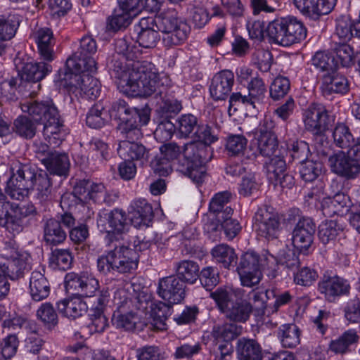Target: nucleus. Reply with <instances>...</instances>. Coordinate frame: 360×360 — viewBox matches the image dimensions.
<instances>
[{
    "label": "nucleus",
    "instance_id": "1",
    "mask_svg": "<svg viewBox=\"0 0 360 360\" xmlns=\"http://www.w3.org/2000/svg\"><path fill=\"white\" fill-rule=\"evenodd\" d=\"M126 52L122 58L115 57L110 68L120 91L129 96L166 94L172 84L169 76L160 73L150 62L135 60L141 54L136 46L128 44Z\"/></svg>",
    "mask_w": 360,
    "mask_h": 360
},
{
    "label": "nucleus",
    "instance_id": "2",
    "mask_svg": "<svg viewBox=\"0 0 360 360\" xmlns=\"http://www.w3.org/2000/svg\"><path fill=\"white\" fill-rule=\"evenodd\" d=\"M137 30H158L164 35L162 41L166 46H177L183 43L190 32L189 26L175 15H158L142 18Z\"/></svg>",
    "mask_w": 360,
    "mask_h": 360
},
{
    "label": "nucleus",
    "instance_id": "3",
    "mask_svg": "<svg viewBox=\"0 0 360 360\" xmlns=\"http://www.w3.org/2000/svg\"><path fill=\"white\" fill-rule=\"evenodd\" d=\"M21 109L27 112L36 122L44 124L43 134L50 146H58L60 140L58 136L63 127L58 110L51 99L41 102L25 101L21 103Z\"/></svg>",
    "mask_w": 360,
    "mask_h": 360
},
{
    "label": "nucleus",
    "instance_id": "4",
    "mask_svg": "<svg viewBox=\"0 0 360 360\" xmlns=\"http://www.w3.org/2000/svg\"><path fill=\"white\" fill-rule=\"evenodd\" d=\"M181 153L184 158L179 170L194 183H202L206 176L205 164L212 158L211 147L202 142L191 141L184 146Z\"/></svg>",
    "mask_w": 360,
    "mask_h": 360
},
{
    "label": "nucleus",
    "instance_id": "5",
    "mask_svg": "<svg viewBox=\"0 0 360 360\" xmlns=\"http://www.w3.org/2000/svg\"><path fill=\"white\" fill-rule=\"evenodd\" d=\"M114 302L117 307V311L112 316V324L117 328L128 331L133 330L139 320L137 311H144L148 304L145 296L141 297L139 295L128 297L124 289L115 292Z\"/></svg>",
    "mask_w": 360,
    "mask_h": 360
},
{
    "label": "nucleus",
    "instance_id": "6",
    "mask_svg": "<svg viewBox=\"0 0 360 360\" xmlns=\"http://www.w3.org/2000/svg\"><path fill=\"white\" fill-rule=\"evenodd\" d=\"M138 257L134 249L121 245L118 241L114 244L113 249L98 257L97 267L103 274L110 271L120 274L131 273L137 268Z\"/></svg>",
    "mask_w": 360,
    "mask_h": 360
},
{
    "label": "nucleus",
    "instance_id": "7",
    "mask_svg": "<svg viewBox=\"0 0 360 360\" xmlns=\"http://www.w3.org/2000/svg\"><path fill=\"white\" fill-rule=\"evenodd\" d=\"M266 32L271 41L283 46L299 43L307 36L303 23L293 16L274 20L269 23Z\"/></svg>",
    "mask_w": 360,
    "mask_h": 360
},
{
    "label": "nucleus",
    "instance_id": "8",
    "mask_svg": "<svg viewBox=\"0 0 360 360\" xmlns=\"http://www.w3.org/2000/svg\"><path fill=\"white\" fill-rule=\"evenodd\" d=\"M52 67L47 63L39 62L27 63L23 68V73L20 78H11L4 80L0 84V97L6 101H12L16 98L15 92L23 80H25V86H31L32 82L37 84L45 76L51 72Z\"/></svg>",
    "mask_w": 360,
    "mask_h": 360
},
{
    "label": "nucleus",
    "instance_id": "9",
    "mask_svg": "<svg viewBox=\"0 0 360 360\" xmlns=\"http://www.w3.org/2000/svg\"><path fill=\"white\" fill-rule=\"evenodd\" d=\"M272 256L259 255L255 252L243 254L236 269L242 285L248 288L257 285L262 279V269L270 268L269 263H272Z\"/></svg>",
    "mask_w": 360,
    "mask_h": 360
},
{
    "label": "nucleus",
    "instance_id": "10",
    "mask_svg": "<svg viewBox=\"0 0 360 360\" xmlns=\"http://www.w3.org/2000/svg\"><path fill=\"white\" fill-rule=\"evenodd\" d=\"M0 269L11 279H18L30 269V255L19 250L15 241L6 242L0 256Z\"/></svg>",
    "mask_w": 360,
    "mask_h": 360
},
{
    "label": "nucleus",
    "instance_id": "11",
    "mask_svg": "<svg viewBox=\"0 0 360 360\" xmlns=\"http://www.w3.org/2000/svg\"><path fill=\"white\" fill-rule=\"evenodd\" d=\"M12 170L13 174L7 181L6 192L13 199L20 200L28 195L39 171L30 165H21L17 167L15 172L14 169Z\"/></svg>",
    "mask_w": 360,
    "mask_h": 360
},
{
    "label": "nucleus",
    "instance_id": "12",
    "mask_svg": "<svg viewBox=\"0 0 360 360\" xmlns=\"http://www.w3.org/2000/svg\"><path fill=\"white\" fill-rule=\"evenodd\" d=\"M97 51V44L91 36H84L79 42V47L72 56L69 57L65 63L67 70L81 72L89 71L96 72V63L92 57Z\"/></svg>",
    "mask_w": 360,
    "mask_h": 360
},
{
    "label": "nucleus",
    "instance_id": "13",
    "mask_svg": "<svg viewBox=\"0 0 360 360\" xmlns=\"http://www.w3.org/2000/svg\"><path fill=\"white\" fill-rule=\"evenodd\" d=\"M97 226L101 232L107 233L109 240L118 242L122 235L127 233L130 227L126 212L122 210L114 209L110 212L102 211L98 213Z\"/></svg>",
    "mask_w": 360,
    "mask_h": 360
},
{
    "label": "nucleus",
    "instance_id": "14",
    "mask_svg": "<svg viewBox=\"0 0 360 360\" xmlns=\"http://www.w3.org/2000/svg\"><path fill=\"white\" fill-rule=\"evenodd\" d=\"M87 70L71 71L65 68V70L59 71V78L64 82V85L79 89L86 98L94 99L100 93L101 84Z\"/></svg>",
    "mask_w": 360,
    "mask_h": 360
},
{
    "label": "nucleus",
    "instance_id": "15",
    "mask_svg": "<svg viewBox=\"0 0 360 360\" xmlns=\"http://www.w3.org/2000/svg\"><path fill=\"white\" fill-rule=\"evenodd\" d=\"M254 227L259 236L268 240L278 238L282 230L278 214L267 205L259 207L256 212Z\"/></svg>",
    "mask_w": 360,
    "mask_h": 360
},
{
    "label": "nucleus",
    "instance_id": "16",
    "mask_svg": "<svg viewBox=\"0 0 360 360\" xmlns=\"http://www.w3.org/2000/svg\"><path fill=\"white\" fill-rule=\"evenodd\" d=\"M305 129L322 140L323 134L334 123V117L329 115L326 107L321 103H313L303 115Z\"/></svg>",
    "mask_w": 360,
    "mask_h": 360
},
{
    "label": "nucleus",
    "instance_id": "17",
    "mask_svg": "<svg viewBox=\"0 0 360 360\" xmlns=\"http://www.w3.org/2000/svg\"><path fill=\"white\" fill-rule=\"evenodd\" d=\"M328 164L333 173L347 180L355 179L360 174V162L342 151L331 155Z\"/></svg>",
    "mask_w": 360,
    "mask_h": 360
},
{
    "label": "nucleus",
    "instance_id": "18",
    "mask_svg": "<svg viewBox=\"0 0 360 360\" xmlns=\"http://www.w3.org/2000/svg\"><path fill=\"white\" fill-rule=\"evenodd\" d=\"M99 288L98 281L91 274L69 273L65 276V288L72 294L91 297Z\"/></svg>",
    "mask_w": 360,
    "mask_h": 360
},
{
    "label": "nucleus",
    "instance_id": "19",
    "mask_svg": "<svg viewBox=\"0 0 360 360\" xmlns=\"http://www.w3.org/2000/svg\"><path fill=\"white\" fill-rule=\"evenodd\" d=\"M157 292L165 302L170 304H176L184 300L186 285L176 276H166L159 280Z\"/></svg>",
    "mask_w": 360,
    "mask_h": 360
},
{
    "label": "nucleus",
    "instance_id": "20",
    "mask_svg": "<svg viewBox=\"0 0 360 360\" xmlns=\"http://www.w3.org/2000/svg\"><path fill=\"white\" fill-rule=\"evenodd\" d=\"M316 225L311 219H300L292 231V245L305 254L313 243Z\"/></svg>",
    "mask_w": 360,
    "mask_h": 360
},
{
    "label": "nucleus",
    "instance_id": "21",
    "mask_svg": "<svg viewBox=\"0 0 360 360\" xmlns=\"http://www.w3.org/2000/svg\"><path fill=\"white\" fill-rule=\"evenodd\" d=\"M111 115L118 119L120 122H129L134 120H139L142 125L148 124L150 120V109L144 108L138 109L131 108L123 100H119L114 103L111 108Z\"/></svg>",
    "mask_w": 360,
    "mask_h": 360
},
{
    "label": "nucleus",
    "instance_id": "22",
    "mask_svg": "<svg viewBox=\"0 0 360 360\" xmlns=\"http://www.w3.org/2000/svg\"><path fill=\"white\" fill-rule=\"evenodd\" d=\"M234 84L233 72L224 70L214 75L210 85V94L214 101H225L230 95Z\"/></svg>",
    "mask_w": 360,
    "mask_h": 360
},
{
    "label": "nucleus",
    "instance_id": "23",
    "mask_svg": "<svg viewBox=\"0 0 360 360\" xmlns=\"http://www.w3.org/2000/svg\"><path fill=\"white\" fill-rule=\"evenodd\" d=\"M319 290L329 301H333L336 297L347 295L350 290L349 282L338 276L323 275L319 283Z\"/></svg>",
    "mask_w": 360,
    "mask_h": 360
},
{
    "label": "nucleus",
    "instance_id": "24",
    "mask_svg": "<svg viewBox=\"0 0 360 360\" xmlns=\"http://www.w3.org/2000/svg\"><path fill=\"white\" fill-rule=\"evenodd\" d=\"M119 156L125 161H136L143 166L148 162L149 150L136 141H120L117 148Z\"/></svg>",
    "mask_w": 360,
    "mask_h": 360
},
{
    "label": "nucleus",
    "instance_id": "25",
    "mask_svg": "<svg viewBox=\"0 0 360 360\" xmlns=\"http://www.w3.org/2000/svg\"><path fill=\"white\" fill-rule=\"evenodd\" d=\"M15 205L7 200L4 194L0 199V226L13 234L21 232L20 219L15 216Z\"/></svg>",
    "mask_w": 360,
    "mask_h": 360
},
{
    "label": "nucleus",
    "instance_id": "26",
    "mask_svg": "<svg viewBox=\"0 0 360 360\" xmlns=\"http://www.w3.org/2000/svg\"><path fill=\"white\" fill-rule=\"evenodd\" d=\"M129 212V221L136 228L149 226L153 217L151 205L145 200L139 199L134 201Z\"/></svg>",
    "mask_w": 360,
    "mask_h": 360
},
{
    "label": "nucleus",
    "instance_id": "27",
    "mask_svg": "<svg viewBox=\"0 0 360 360\" xmlns=\"http://www.w3.org/2000/svg\"><path fill=\"white\" fill-rule=\"evenodd\" d=\"M58 310L63 316L75 319L86 312L87 305L80 297H74L58 302Z\"/></svg>",
    "mask_w": 360,
    "mask_h": 360
},
{
    "label": "nucleus",
    "instance_id": "28",
    "mask_svg": "<svg viewBox=\"0 0 360 360\" xmlns=\"http://www.w3.org/2000/svg\"><path fill=\"white\" fill-rule=\"evenodd\" d=\"M32 188L35 192L36 198L41 203L51 201L53 198L51 179L45 171H39Z\"/></svg>",
    "mask_w": 360,
    "mask_h": 360
},
{
    "label": "nucleus",
    "instance_id": "29",
    "mask_svg": "<svg viewBox=\"0 0 360 360\" xmlns=\"http://www.w3.org/2000/svg\"><path fill=\"white\" fill-rule=\"evenodd\" d=\"M30 293L34 301L46 299L50 293V285L46 278L39 271L32 272L30 278Z\"/></svg>",
    "mask_w": 360,
    "mask_h": 360
},
{
    "label": "nucleus",
    "instance_id": "30",
    "mask_svg": "<svg viewBox=\"0 0 360 360\" xmlns=\"http://www.w3.org/2000/svg\"><path fill=\"white\" fill-rule=\"evenodd\" d=\"M44 165L51 174L66 176L68 175L70 163L65 153L53 150Z\"/></svg>",
    "mask_w": 360,
    "mask_h": 360
},
{
    "label": "nucleus",
    "instance_id": "31",
    "mask_svg": "<svg viewBox=\"0 0 360 360\" xmlns=\"http://www.w3.org/2000/svg\"><path fill=\"white\" fill-rule=\"evenodd\" d=\"M33 37L37 44L41 56L46 60H53V32L47 27L35 31Z\"/></svg>",
    "mask_w": 360,
    "mask_h": 360
},
{
    "label": "nucleus",
    "instance_id": "32",
    "mask_svg": "<svg viewBox=\"0 0 360 360\" xmlns=\"http://www.w3.org/2000/svg\"><path fill=\"white\" fill-rule=\"evenodd\" d=\"M231 193L228 191L220 192L214 195L210 202V211L215 214L217 221H221L224 217H231L233 210L228 206Z\"/></svg>",
    "mask_w": 360,
    "mask_h": 360
},
{
    "label": "nucleus",
    "instance_id": "33",
    "mask_svg": "<svg viewBox=\"0 0 360 360\" xmlns=\"http://www.w3.org/2000/svg\"><path fill=\"white\" fill-rule=\"evenodd\" d=\"M238 360H262V352L260 345L252 339L242 338L237 343Z\"/></svg>",
    "mask_w": 360,
    "mask_h": 360
},
{
    "label": "nucleus",
    "instance_id": "34",
    "mask_svg": "<svg viewBox=\"0 0 360 360\" xmlns=\"http://www.w3.org/2000/svg\"><path fill=\"white\" fill-rule=\"evenodd\" d=\"M249 295L250 300L252 301V311L254 310L256 316H262L265 313L267 300L275 297V291L263 287H257Z\"/></svg>",
    "mask_w": 360,
    "mask_h": 360
},
{
    "label": "nucleus",
    "instance_id": "35",
    "mask_svg": "<svg viewBox=\"0 0 360 360\" xmlns=\"http://www.w3.org/2000/svg\"><path fill=\"white\" fill-rule=\"evenodd\" d=\"M359 340L357 332L354 329L345 331L337 339L330 343V349L335 354H345L351 350V347Z\"/></svg>",
    "mask_w": 360,
    "mask_h": 360
},
{
    "label": "nucleus",
    "instance_id": "36",
    "mask_svg": "<svg viewBox=\"0 0 360 360\" xmlns=\"http://www.w3.org/2000/svg\"><path fill=\"white\" fill-rule=\"evenodd\" d=\"M321 89L323 94H345L349 89L348 80L345 76L341 75L327 74L323 77Z\"/></svg>",
    "mask_w": 360,
    "mask_h": 360
},
{
    "label": "nucleus",
    "instance_id": "37",
    "mask_svg": "<svg viewBox=\"0 0 360 360\" xmlns=\"http://www.w3.org/2000/svg\"><path fill=\"white\" fill-rule=\"evenodd\" d=\"M176 277L181 281L190 284H193L199 277V266L191 260H182L175 265Z\"/></svg>",
    "mask_w": 360,
    "mask_h": 360
},
{
    "label": "nucleus",
    "instance_id": "38",
    "mask_svg": "<svg viewBox=\"0 0 360 360\" xmlns=\"http://www.w3.org/2000/svg\"><path fill=\"white\" fill-rule=\"evenodd\" d=\"M66 237V232L58 220L50 219L46 221L44 227V238L46 243L56 245L62 243Z\"/></svg>",
    "mask_w": 360,
    "mask_h": 360
},
{
    "label": "nucleus",
    "instance_id": "39",
    "mask_svg": "<svg viewBox=\"0 0 360 360\" xmlns=\"http://www.w3.org/2000/svg\"><path fill=\"white\" fill-rule=\"evenodd\" d=\"M214 260L224 268L229 269L236 264L237 255L233 248L226 244H219L211 250Z\"/></svg>",
    "mask_w": 360,
    "mask_h": 360
},
{
    "label": "nucleus",
    "instance_id": "40",
    "mask_svg": "<svg viewBox=\"0 0 360 360\" xmlns=\"http://www.w3.org/2000/svg\"><path fill=\"white\" fill-rule=\"evenodd\" d=\"M19 26V19L14 15L0 16V55L4 51V41L11 39Z\"/></svg>",
    "mask_w": 360,
    "mask_h": 360
},
{
    "label": "nucleus",
    "instance_id": "41",
    "mask_svg": "<svg viewBox=\"0 0 360 360\" xmlns=\"http://www.w3.org/2000/svg\"><path fill=\"white\" fill-rule=\"evenodd\" d=\"M243 327L234 323H226L222 325H216L212 330V335L217 340L231 342L239 336Z\"/></svg>",
    "mask_w": 360,
    "mask_h": 360
},
{
    "label": "nucleus",
    "instance_id": "42",
    "mask_svg": "<svg viewBox=\"0 0 360 360\" xmlns=\"http://www.w3.org/2000/svg\"><path fill=\"white\" fill-rule=\"evenodd\" d=\"M221 228L224 229L229 239L235 238L241 229L238 221L231 219V217H224L221 218V221H217V223L212 222L210 224H207V231L216 232Z\"/></svg>",
    "mask_w": 360,
    "mask_h": 360
},
{
    "label": "nucleus",
    "instance_id": "43",
    "mask_svg": "<svg viewBox=\"0 0 360 360\" xmlns=\"http://www.w3.org/2000/svg\"><path fill=\"white\" fill-rule=\"evenodd\" d=\"M342 230V226L337 221H326L319 225L318 236L321 242L326 245L333 242Z\"/></svg>",
    "mask_w": 360,
    "mask_h": 360
},
{
    "label": "nucleus",
    "instance_id": "44",
    "mask_svg": "<svg viewBox=\"0 0 360 360\" xmlns=\"http://www.w3.org/2000/svg\"><path fill=\"white\" fill-rule=\"evenodd\" d=\"M278 335L285 347H295L300 342V330L295 324H285L279 328Z\"/></svg>",
    "mask_w": 360,
    "mask_h": 360
},
{
    "label": "nucleus",
    "instance_id": "45",
    "mask_svg": "<svg viewBox=\"0 0 360 360\" xmlns=\"http://www.w3.org/2000/svg\"><path fill=\"white\" fill-rule=\"evenodd\" d=\"M2 327L13 330H22L26 333L28 332H37L39 330L35 322L17 315L9 316L8 318L5 319L3 321Z\"/></svg>",
    "mask_w": 360,
    "mask_h": 360
},
{
    "label": "nucleus",
    "instance_id": "46",
    "mask_svg": "<svg viewBox=\"0 0 360 360\" xmlns=\"http://www.w3.org/2000/svg\"><path fill=\"white\" fill-rule=\"evenodd\" d=\"M108 112L101 103L94 105L86 115V124L94 129L102 127L107 122Z\"/></svg>",
    "mask_w": 360,
    "mask_h": 360
},
{
    "label": "nucleus",
    "instance_id": "47",
    "mask_svg": "<svg viewBox=\"0 0 360 360\" xmlns=\"http://www.w3.org/2000/svg\"><path fill=\"white\" fill-rule=\"evenodd\" d=\"M72 259L69 250L56 248L51 252L49 263L53 269L65 271L70 268Z\"/></svg>",
    "mask_w": 360,
    "mask_h": 360
},
{
    "label": "nucleus",
    "instance_id": "48",
    "mask_svg": "<svg viewBox=\"0 0 360 360\" xmlns=\"http://www.w3.org/2000/svg\"><path fill=\"white\" fill-rule=\"evenodd\" d=\"M136 15V14L125 11L118 6L108 18V25L115 31L125 28L130 25L132 18Z\"/></svg>",
    "mask_w": 360,
    "mask_h": 360
},
{
    "label": "nucleus",
    "instance_id": "49",
    "mask_svg": "<svg viewBox=\"0 0 360 360\" xmlns=\"http://www.w3.org/2000/svg\"><path fill=\"white\" fill-rule=\"evenodd\" d=\"M333 141L340 148H349L354 143V139L349 127L343 123H338L333 131Z\"/></svg>",
    "mask_w": 360,
    "mask_h": 360
},
{
    "label": "nucleus",
    "instance_id": "50",
    "mask_svg": "<svg viewBox=\"0 0 360 360\" xmlns=\"http://www.w3.org/2000/svg\"><path fill=\"white\" fill-rule=\"evenodd\" d=\"M252 311V304L244 300L236 302L231 309L226 311V316L234 321L245 322Z\"/></svg>",
    "mask_w": 360,
    "mask_h": 360
},
{
    "label": "nucleus",
    "instance_id": "51",
    "mask_svg": "<svg viewBox=\"0 0 360 360\" xmlns=\"http://www.w3.org/2000/svg\"><path fill=\"white\" fill-rule=\"evenodd\" d=\"M138 120H134L129 122H120L117 127V131L120 133V141H136L142 137V133L140 130Z\"/></svg>",
    "mask_w": 360,
    "mask_h": 360
},
{
    "label": "nucleus",
    "instance_id": "52",
    "mask_svg": "<svg viewBox=\"0 0 360 360\" xmlns=\"http://www.w3.org/2000/svg\"><path fill=\"white\" fill-rule=\"evenodd\" d=\"M322 169L323 165L321 162L307 159L300 164V176L307 182H312L321 174Z\"/></svg>",
    "mask_w": 360,
    "mask_h": 360
},
{
    "label": "nucleus",
    "instance_id": "53",
    "mask_svg": "<svg viewBox=\"0 0 360 360\" xmlns=\"http://www.w3.org/2000/svg\"><path fill=\"white\" fill-rule=\"evenodd\" d=\"M167 302H158L151 307L152 314L154 318L155 324L160 330L166 329L165 321L172 314V306Z\"/></svg>",
    "mask_w": 360,
    "mask_h": 360
},
{
    "label": "nucleus",
    "instance_id": "54",
    "mask_svg": "<svg viewBox=\"0 0 360 360\" xmlns=\"http://www.w3.org/2000/svg\"><path fill=\"white\" fill-rule=\"evenodd\" d=\"M88 328L91 333H103L108 327V319L101 309H91Z\"/></svg>",
    "mask_w": 360,
    "mask_h": 360
},
{
    "label": "nucleus",
    "instance_id": "55",
    "mask_svg": "<svg viewBox=\"0 0 360 360\" xmlns=\"http://www.w3.org/2000/svg\"><path fill=\"white\" fill-rule=\"evenodd\" d=\"M257 151L263 156L271 157L276 155L278 149L276 136H255Z\"/></svg>",
    "mask_w": 360,
    "mask_h": 360
},
{
    "label": "nucleus",
    "instance_id": "56",
    "mask_svg": "<svg viewBox=\"0 0 360 360\" xmlns=\"http://www.w3.org/2000/svg\"><path fill=\"white\" fill-rule=\"evenodd\" d=\"M335 62H338L342 67L349 68L354 64V55L353 49L348 44L343 43L334 48Z\"/></svg>",
    "mask_w": 360,
    "mask_h": 360
},
{
    "label": "nucleus",
    "instance_id": "57",
    "mask_svg": "<svg viewBox=\"0 0 360 360\" xmlns=\"http://www.w3.org/2000/svg\"><path fill=\"white\" fill-rule=\"evenodd\" d=\"M37 317L48 327L55 326L58 323V315L49 302L42 304L37 311Z\"/></svg>",
    "mask_w": 360,
    "mask_h": 360
},
{
    "label": "nucleus",
    "instance_id": "58",
    "mask_svg": "<svg viewBox=\"0 0 360 360\" xmlns=\"http://www.w3.org/2000/svg\"><path fill=\"white\" fill-rule=\"evenodd\" d=\"M312 63L322 71H333L337 68L334 56L324 51H318L312 58Z\"/></svg>",
    "mask_w": 360,
    "mask_h": 360
},
{
    "label": "nucleus",
    "instance_id": "59",
    "mask_svg": "<svg viewBox=\"0 0 360 360\" xmlns=\"http://www.w3.org/2000/svg\"><path fill=\"white\" fill-rule=\"evenodd\" d=\"M198 126V118L192 114L180 116L176 121V128L179 133L186 137L196 130Z\"/></svg>",
    "mask_w": 360,
    "mask_h": 360
},
{
    "label": "nucleus",
    "instance_id": "60",
    "mask_svg": "<svg viewBox=\"0 0 360 360\" xmlns=\"http://www.w3.org/2000/svg\"><path fill=\"white\" fill-rule=\"evenodd\" d=\"M15 132L26 139L32 138L36 133L35 124L27 117L21 116L14 121Z\"/></svg>",
    "mask_w": 360,
    "mask_h": 360
},
{
    "label": "nucleus",
    "instance_id": "61",
    "mask_svg": "<svg viewBox=\"0 0 360 360\" xmlns=\"http://www.w3.org/2000/svg\"><path fill=\"white\" fill-rule=\"evenodd\" d=\"M290 83L288 78L277 77L271 84L270 96L274 100L285 96L290 90Z\"/></svg>",
    "mask_w": 360,
    "mask_h": 360
},
{
    "label": "nucleus",
    "instance_id": "62",
    "mask_svg": "<svg viewBox=\"0 0 360 360\" xmlns=\"http://www.w3.org/2000/svg\"><path fill=\"white\" fill-rule=\"evenodd\" d=\"M318 277L319 275L316 270L304 266L294 274V281L297 285L310 286L317 280Z\"/></svg>",
    "mask_w": 360,
    "mask_h": 360
},
{
    "label": "nucleus",
    "instance_id": "63",
    "mask_svg": "<svg viewBox=\"0 0 360 360\" xmlns=\"http://www.w3.org/2000/svg\"><path fill=\"white\" fill-rule=\"evenodd\" d=\"M247 143L248 140L244 136L231 134L227 138L226 148L231 155H239L246 148Z\"/></svg>",
    "mask_w": 360,
    "mask_h": 360
},
{
    "label": "nucleus",
    "instance_id": "64",
    "mask_svg": "<svg viewBox=\"0 0 360 360\" xmlns=\"http://www.w3.org/2000/svg\"><path fill=\"white\" fill-rule=\"evenodd\" d=\"M19 345L18 338L15 334H9L1 342V352L5 359L12 358L17 352Z\"/></svg>",
    "mask_w": 360,
    "mask_h": 360
}]
</instances>
